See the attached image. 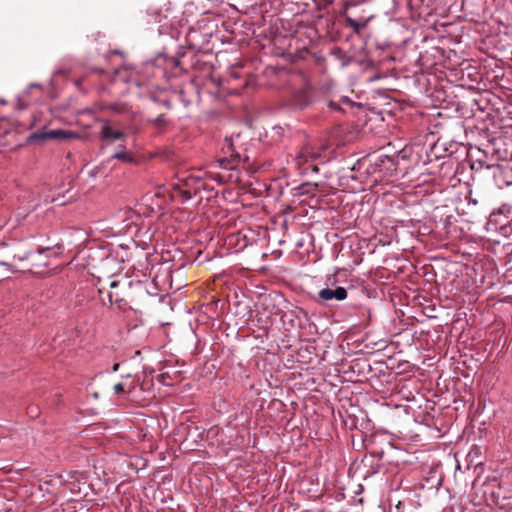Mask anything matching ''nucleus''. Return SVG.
Listing matches in <instances>:
<instances>
[{
    "instance_id": "1",
    "label": "nucleus",
    "mask_w": 512,
    "mask_h": 512,
    "mask_svg": "<svg viewBox=\"0 0 512 512\" xmlns=\"http://www.w3.org/2000/svg\"><path fill=\"white\" fill-rule=\"evenodd\" d=\"M245 152L246 149L240 144V134L226 137L222 144L224 157L218 160L219 166L225 169H235L241 162L249 161Z\"/></svg>"
},
{
    "instance_id": "2",
    "label": "nucleus",
    "mask_w": 512,
    "mask_h": 512,
    "mask_svg": "<svg viewBox=\"0 0 512 512\" xmlns=\"http://www.w3.org/2000/svg\"><path fill=\"white\" fill-rule=\"evenodd\" d=\"M320 156L321 152L319 147L311 143H305L296 152L294 161L298 169L303 168L305 171L311 169L314 172H318V167L314 165L313 162L320 158Z\"/></svg>"
},
{
    "instance_id": "3",
    "label": "nucleus",
    "mask_w": 512,
    "mask_h": 512,
    "mask_svg": "<svg viewBox=\"0 0 512 512\" xmlns=\"http://www.w3.org/2000/svg\"><path fill=\"white\" fill-rule=\"evenodd\" d=\"M202 187L203 184L200 179L192 176L182 178L172 184L173 196H180L182 201L185 202L196 196Z\"/></svg>"
},
{
    "instance_id": "4",
    "label": "nucleus",
    "mask_w": 512,
    "mask_h": 512,
    "mask_svg": "<svg viewBox=\"0 0 512 512\" xmlns=\"http://www.w3.org/2000/svg\"><path fill=\"white\" fill-rule=\"evenodd\" d=\"M78 135L71 132V131H67V130H63V129H55V130H50V131H36L34 133H32L29 137H28V141L30 142H36V141H48V140H53V139H57V140H66V139H71V138H77Z\"/></svg>"
},
{
    "instance_id": "5",
    "label": "nucleus",
    "mask_w": 512,
    "mask_h": 512,
    "mask_svg": "<svg viewBox=\"0 0 512 512\" xmlns=\"http://www.w3.org/2000/svg\"><path fill=\"white\" fill-rule=\"evenodd\" d=\"M347 290L344 287L338 286L335 289L324 288L321 289L315 300L321 305H328L331 301H343L347 298Z\"/></svg>"
},
{
    "instance_id": "6",
    "label": "nucleus",
    "mask_w": 512,
    "mask_h": 512,
    "mask_svg": "<svg viewBox=\"0 0 512 512\" xmlns=\"http://www.w3.org/2000/svg\"><path fill=\"white\" fill-rule=\"evenodd\" d=\"M493 177L500 188L512 185V165L505 162L493 166Z\"/></svg>"
},
{
    "instance_id": "7",
    "label": "nucleus",
    "mask_w": 512,
    "mask_h": 512,
    "mask_svg": "<svg viewBox=\"0 0 512 512\" xmlns=\"http://www.w3.org/2000/svg\"><path fill=\"white\" fill-rule=\"evenodd\" d=\"M100 138L103 141L114 142L125 138V134L120 130H115L109 121H105L100 129Z\"/></svg>"
},
{
    "instance_id": "8",
    "label": "nucleus",
    "mask_w": 512,
    "mask_h": 512,
    "mask_svg": "<svg viewBox=\"0 0 512 512\" xmlns=\"http://www.w3.org/2000/svg\"><path fill=\"white\" fill-rule=\"evenodd\" d=\"M372 16L369 17H360V18H354L351 14H347L345 17L347 25L353 29L354 32H360V30L364 29L369 21L371 20Z\"/></svg>"
},
{
    "instance_id": "9",
    "label": "nucleus",
    "mask_w": 512,
    "mask_h": 512,
    "mask_svg": "<svg viewBox=\"0 0 512 512\" xmlns=\"http://www.w3.org/2000/svg\"><path fill=\"white\" fill-rule=\"evenodd\" d=\"M374 5L380 13L388 15L396 10V0H373Z\"/></svg>"
},
{
    "instance_id": "10",
    "label": "nucleus",
    "mask_w": 512,
    "mask_h": 512,
    "mask_svg": "<svg viewBox=\"0 0 512 512\" xmlns=\"http://www.w3.org/2000/svg\"><path fill=\"white\" fill-rule=\"evenodd\" d=\"M64 246L62 243H56L53 246L39 247L37 249L38 254H44L47 252H52L53 256H58L62 253Z\"/></svg>"
},
{
    "instance_id": "11",
    "label": "nucleus",
    "mask_w": 512,
    "mask_h": 512,
    "mask_svg": "<svg viewBox=\"0 0 512 512\" xmlns=\"http://www.w3.org/2000/svg\"><path fill=\"white\" fill-rule=\"evenodd\" d=\"M122 147V150L121 151H118L116 153H114L111 158L112 159H118V160H122L124 162H132L133 161V157L132 155H130L129 153H127L125 151V146H121Z\"/></svg>"
},
{
    "instance_id": "12",
    "label": "nucleus",
    "mask_w": 512,
    "mask_h": 512,
    "mask_svg": "<svg viewBox=\"0 0 512 512\" xmlns=\"http://www.w3.org/2000/svg\"><path fill=\"white\" fill-rule=\"evenodd\" d=\"M149 122L155 125L156 127H162L166 124V119L164 118L163 115H159L156 118L150 119Z\"/></svg>"
},
{
    "instance_id": "13",
    "label": "nucleus",
    "mask_w": 512,
    "mask_h": 512,
    "mask_svg": "<svg viewBox=\"0 0 512 512\" xmlns=\"http://www.w3.org/2000/svg\"><path fill=\"white\" fill-rule=\"evenodd\" d=\"M113 390L116 394H122L124 393V385L122 383H117L113 386Z\"/></svg>"
},
{
    "instance_id": "14",
    "label": "nucleus",
    "mask_w": 512,
    "mask_h": 512,
    "mask_svg": "<svg viewBox=\"0 0 512 512\" xmlns=\"http://www.w3.org/2000/svg\"><path fill=\"white\" fill-rule=\"evenodd\" d=\"M32 254H33V252H32V251H27V252H25L23 255H19V256H18V259H19L20 261H24V260L28 259Z\"/></svg>"
},
{
    "instance_id": "15",
    "label": "nucleus",
    "mask_w": 512,
    "mask_h": 512,
    "mask_svg": "<svg viewBox=\"0 0 512 512\" xmlns=\"http://www.w3.org/2000/svg\"><path fill=\"white\" fill-rule=\"evenodd\" d=\"M0 266H6L11 272H14V267L7 261H0Z\"/></svg>"
},
{
    "instance_id": "16",
    "label": "nucleus",
    "mask_w": 512,
    "mask_h": 512,
    "mask_svg": "<svg viewBox=\"0 0 512 512\" xmlns=\"http://www.w3.org/2000/svg\"><path fill=\"white\" fill-rule=\"evenodd\" d=\"M330 107H331L332 109H334V110L340 109V108H339V106H338V104H335V103H333V102H331V103H330Z\"/></svg>"
},
{
    "instance_id": "17",
    "label": "nucleus",
    "mask_w": 512,
    "mask_h": 512,
    "mask_svg": "<svg viewBox=\"0 0 512 512\" xmlns=\"http://www.w3.org/2000/svg\"><path fill=\"white\" fill-rule=\"evenodd\" d=\"M108 299H109V303H110V305H112V304H113V302H114V300H113V294H112V293H110V294L108 295Z\"/></svg>"
},
{
    "instance_id": "18",
    "label": "nucleus",
    "mask_w": 512,
    "mask_h": 512,
    "mask_svg": "<svg viewBox=\"0 0 512 512\" xmlns=\"http://www.w3.org/2000/svg\"><path fill=\"white\" fill-rule=\"evenodd\" d=\"M117 286H118V282H117V281H112V282L110 283V287H111V288H115V287H117Z\"/></svg>"
},
{
    "instance_id": "19",
    "label": "nucleus",
    "mask_w": 512,
    "mask_h": 512,
    "mask_svg": "<svg viewBox=\"0 0 512 512\" xmlns=\"http://www.w3.org/2000/svg\"><path fill=\"white\" fill-rule=\"evenodd\" d=\"M342 101L345 102V103H348V104L351 103V101H350V99L348 97H343Z\"/></svg>"
},
{
    "instance_id": "20",
    "label": "nucleus",
    "mask_w": 512,
    "mask_h": 512,
    "mask_svg": "<svg viewBox=\"0 0 512 512\" xmlns=\"http://www.w3.org/2000/svg\"><path fill=\"white\" fill-rule=\"evenodd\" d=\"M92 395H93V397H94L95 399H97V398L99 397V393H98V392H93V393H92Z\"/></svg>"
},
{
    "instance_id": "21",
    "label": "nucleus",
    "mask_w": 512,
    "mask_h": 512,
    "mask_svg": "<svg viewBox=\"0 0 512 512\" xmlns=\"http://www.w3.org/2000/svg\"><path fill=\"white\" fill-rule=\"evenodd\" d=\"M118 366H119L118 364H115V365L113 366V371H116V370L118 369Z\"/></svg>"
},
{
    "instance_id": "22",
    "label": "nucleus",
    "mask_w": 512,
    "mask_h": 512,
    "mask_svg": "<svg viewBox=\"0 0 512 512\" xmlns=\"http://www.w3.org/2000/svg\"><path fill=\"white\" fill-rule=\"evenodd\" d=\"M0 103H3V104H4V103H5V100H0Z\"/></svg>"
}]
</instances>
